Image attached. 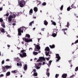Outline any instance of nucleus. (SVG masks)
<instances>
[{
	"label": "nucleus",
	"mask_w": 78,
	"mask_h": 78,
	"mask_svg": "<svg viewBox=\"0 0 78 78\" xmlns=\"http://www.w3.org/2000/svg\"><path fill=\"white\" fill-rule=\"evenodd\" d=\"M24 28L23 27H21L18 29V34L19 36H21L22 35V33H23Z\"/></svg>",
	"instance_id": "nucleus-1"
},
{
	"label": "nucleus",
	"mask_w": 78,
	"mask_h": 78,
	"mask_svg": "<svg viewBox=\"0 0 78 78\" xmlns=\"http://www.w3.org/2000/svg\"><path fill=\"white\" fill-rule=\"evenodd\" d=\"M25 5V1L24 0H21L20 1L19 5L21 7V8H23V6H24Z\"/></svg>",
	"instance_id": "nucleus-2"
},
{
	"label": "nucleus",
	"mask_w": 78,
	"mask_h": 78,
	"mask_svg": "<svg viewBox=\"0 0 78 78\" xmlns=\"http://www.w3.org/2000/svg\"><path fill=\"white\" fill-rule=\"evenodd\" d=\"M45 50L46 51L45 52V54L46 56H48V54L50 53V48L48 47H46L45 49Z\"/></svg>",
	"instance_id": "nucleus-3"
},
{
	"label": "nucleus",
	"mask_w": 78,
	"mask_h": 78,
	"mask_svg": "<svg viewBox=\"0 0 78 78\" xmlns=\"http://www.w3.org/2000/svg\"><path fill=\"white\" fill-rule=\"evenodd\" d=\"M42 61H45V59L44 57H40L37 60V62H39V61H41V62H42Z\"/></svg>",
	"instance_id": "nucleus-4"
},
{
	"label": "nucleus",
	"mask_w": 78,
	"mask_h": 78,
	"mask_svg": "<svg viewBox=\"0 0 78 78\" xmlns=\"http://www.w3.org/2000/svg\"><path fill=\"white\" fill-rule=\"evenodd\" d=\"M56 58H57L58 59L56 60V62H58L60 59H61V57L59 56V55L58 54H56Z\"/></svg>",
	"instance_id": "nucleus-5"
},
{
	"label": "nucleus",
	"mask_w": 78,
	"mask_h": 78,
	"mask_svg": "<svg viewBox=\"0 0 78 78\" xmlns=\"http://www.w3.org/2000/svg\"><path fill=\"white\" fill-rule=\"evenodd\" d=\"M41 49V47L38 44H37L36 45V47H35L34 48V50L35 51H38V50H39Z\"/></svg>",
	"instance_id": "nucleus-6"
},
{
	"label": "nucleus",
	"mask_w": 78,
	"mask_h": 78,
	"mask_svg": "<svg viewBox=\"0 0 78 78\" xmlns=\"http://www.w3.org/2000/svg\"><path fill=\"white\" fill-rule=\"evenodd\" d=\"M20 56L21 58H23V57H26L27 56V53L25 52H23V53L22 54H20Z\"/></svg>",
	"instance_id": "nucleus-7"
},
{
	"label": "nucleus",
	"mask_w": 78,
	"mask_h": 78,
	"mask_svg": "<svg viewBox=\"0 0 78 78\" xmlns=\"http://www.w3.org/2000/svg\"><path fill=\"white\" fill-rule=\"evenodd\" d=\"M25 41L27 43L28 42H32L33 41L32 40V39H30L29 38H25Z\"/></svg>",
	"instance_id": "nucleus-8"
},
{
	"label": "nucleus",
	"mask_w": 78,
	"mask_h": 78,
	"mask_svg": "<svg viewBox=\"0 0 78 78\" xmlns=\"http://www.w3.org/2000/svg\"><path fill=\"white\" fill-rule=\"evenodd\" d=\"M13 18V16L12 15H10L8 17V21L10 22L9 23H11V20H12V19Z\"/></svg>",
	"instance_id": "nucleus-9"
},
{
	"label": "nucleus",
	"mask_w": 78,
	"mask_h": 78,
	"mask_svg": "<svg viewBox=\"0 0 78 78\" xmlns=\"http://www.w3.org/2000/svg\"><path fill=\"white\" fill-rule=\"evenodd\" d=\"M5 68L7 69V70H8V69H11V66H9L8 65H6V66H4Z\"/></svg>",
	"instance_id": "nucleus-10"
},
{
	"label": "nucleus",
	"mask_w": 78,
	"mask_h": 78,
	"mask_svg": "<svg viewBox=\"0 0 78 78\" xmlns=\"http://www.w3.org/2000/svg\"><path fill=\"white\" fill-rule=\"evenodd\" d=\"M19 12L16 13L15 14H13L14 18H15L16 16H18L19 15Z\"/></svg>",
	"instance_id": "nucleus-11"
},
{
	"label": "nucleus",
	"mask_w": 78,
	"mask_h": 78,
	"mask_svg": "<svg viewBox=\"0 0 78 78\" xmlns=\"http://www.w3.org/2000/svg\"><path fill=\"white\" fill-rule=\"evenodd\" d=\"M67 76V74H63L62 75V77L63 78H66Z\"/></svg>",
	"instance_id": "nucleus-12"
},
{
	"label": "nucleus",
	"mask_w": 78,
	"mask_h": 78,
	"mask_svg": "<svg viewBox=\"0 0 78 78\" xmlns=\"http://www.w3.org/2000/svg\"><path fill=\"white\" fill-rule=\"evenodd\" d=\"M68 29L67 28L65 29H62V31H63V32H64V34H66V32L65 31H67Z\"/></svg>",
	"instance_id": "nucleus-13"
},
{
	"label": "nucleus",
	"mask_w": 78,
	"mask_h": 78,
	"mask_svg": "<svg viewBox=\"0 0 78 78\" xmlns=\"http://www.w3.org/2000/svg\"><path fill=\"white\" fill-rule=\"evenodd\" d=\"M34 11H35V12H36L38 11L37 7H34Z\"/></svg>",
	"instance_id": "nucleus-14"
},
{
	"label": "nucleus",
	"mask_w": 78,
	"mask_h": 78,
	"mask_svg": "<svg viewBox=\"0 0 78 78\" xmlns=\"http://www.w3.org/2000/svg\"><path fill=\"white\" fill-rule=\"evenodd\" d=\"M57 33H58V32H56V34L55 33H53L51 35V36H52L53 37H56L57 35Z\"/></svg>",
	"instance_id": "nucleus-15"
},
{
	"label": "nucleus",
	"mask_w": 78,
	"mask_h": 78,
	"mask_svg": "<svg viewBox=\"0 0 78 78\" xmlns=\"http://www.w3.org/2000/svg\"><path fill=\"white\" fill-rule=\"evenodd\" d=\"M49 47L51 48H55V44H53L52 45H50Z\"/></svg>",
	"instance_id": "nucleus-16"
},
{
	"label": "nucleus",
	"mask_w": 78,
	"mask_h": 78,
	"mask_svg": "<svg viewBox=\"0 0 78 78\" xmlns=\"http://www.w3.org/2000/svg\"><path fill=\"white\" fill-rule=\"evenodd\" d=\"M44 24L45 25H48V23L47 21V20H45L44 21Z\"/></svg>",
	"instance_id": "nucleus-17"
},
{
	"label": "nucleus",
	"mask_w": 78,
	"mask_h": 78,
	"mask_svg": "<svg viewBox=\"0 0 78 78\" xmlns=\"http://www.w3.org/2000/svg\"><path fill=\"white\" fill-rule=\"evenodd\" d=\"M24 69V70H27V64L25 65Z\"/></svg>",
	"instance_id": "nucleus-18"
},
{
	"label": "nucleus",
	"mask_w": 78,
	"mask_h": 78,
	"mask_svg": "<svg viewBox=\"0 0 78 78\" xmlns=\"http://www.w3.org/2000/svg\"><path fill=\"white\" fill-rule=\"evenodd\" d=\"M2 69L3 70V71L4 72H5L6 71L7 69H6V68H5L4 66H2Z\"/></svg>",
	"instance_id": "nucleus-19"
},
{
	"label": "nucleus",
	"mask_w": 78,
	"mask_h": 78,
	"mask_svg": "<svg viewBox=\"0 0 78 78\" xmlns=\"http://www.w3.org/2000/svg\"><path fill=\"white\" fill-rule=\"evenodd\" d=\"M11 74V73L10 72H8L7 73H6V76H9Z\"/></svg>",
	"instance_id": "nucleus-20"
},
{
	"label": "nucleus",
	"mask_w": 78,
	"mask_h": 78,
	"mask_svg": "<svg viewBox=\"0 0 78 78\" xmlns=\"http://www.w3.org/2000/svg\"><path fill=\"white\" fill-rule=\"evenodd\" d=\"M51 22H52L53 25H56V23L55 22L53 21V20H51Z\"/></svg>",
	"instance_id": "nucleus-21"
},
{
	"label": "nucleus",
	"mask_w": 78,
	"mask_h": 78,
	"mask_svg": "<svg viewBox=\"0 0 78 78\" xmlns=\"http://www.w3.org/2000/svg\"><path fill=\"white\" fill-rule=\"evenodd\" d=\"M29 12V14L30 15H31V14H32V13H33V9H31L30 10Z\"/></svg>",
	"instance_id": "nucleus-22"
},
{
	"label": "nucleus",
	"mask_w": 78,
	"mask_h": 78,
	"mask_svg": "<svg viewBox=\"0 0 78 78\" xmlns=\"http://www.w3.org/2000/svg\"><path fill=\"white\" fill-rule=\"evenodd\" d=\"M33 55H34V56H35L36 55H37L38 54V52H37L34 51L33 52Z\"/></svg>",
	"instance_id": "nucleus-23"
},
{
	"label": "nucleus",
	"mask_w": 78,
	"mask_h": 78,
	"mask_svg": "<svg viewBox=\"0 0 78 78\" xmlns=\"http://www.w3.org/2000/svg\"><path fill=\"white\" fill-rule=\"evenodd\" d=\"M33 23H34V21H33L31 22H30L29 23V26H32V24Z\"/></svg>",
	"instance_id": "nucleus-24"
},
{
	"label": "nucleus",
	"mask_w": 78,
	"mask_h": 78,
	"mask_svg": "<svg viewBox=\"0 0 78 78\" xmlns=\"http://www.w3.org/2000/svg\"><path fill=\"white\" fill-rule=\"evenodd\" d=\"M25 37H28V38H30V35H29V34H26V35Z\"/></svg>",
	"instance_id": "nucleus-25"
},
{
	"label": "nucleus",
	"mask_w": 78,
	"mask_h": 78,
	"mask_svg": "<svg viewBox=\"0 0 78 78\" xmlns=\"http://www.w3.org/2000/svg\"><path fill=\"white\" fill-rule=\"evenodd\" d=\"M1 31V33H5V29L3 28L2 29Z\"/></svg>",
	"instance_id": "nucleus-26"
},
{
	"label": "nucleus",
	"mask_w": 78,
	"mask_h": 78,
	"mask_svg": "<svg viewBox=\"0 0 78 78\" xmlns=\"http://www.w3.org/2000/svg\"><path fill=\"white\" fill-rule=\"evenodd\" d=\"M34 76H37V73H34Z\"/></svg>",
	"instance_id": "nucleus-27"
},
{
	"label": "nucleus",
	"mask_w": 78,
	"mask_h": 78,
	"mask_svg": "<svg viewBox=\"0 0 78 78\" xmlns=\"http://www.w3.org/2000/svg\"><path fill=\"white\" fill-rule=\"evenodd\" d=\"M16 70H15L14 71H11V73H14V74H15V73H16Z\"/></svg>",
	"instance_id": "nucleus-28"
},
{
	"label": "nucleus",
	"mask_w": 78,
	"mask_h": 78,
	"mask_svg": "<svg viewBox=\"0 0 78 78\" xmlns=\"http://www.w3.org/2000/svg\"><path fill=\"white\" fill-rule=\"evenodd\" d=\"M72 9V8L71 9V8H70V6H69L67 8V10L68 11H70V9Z\"/></svg>",
	"instance_id": "nucleus-29"
},
{
	"label": "nucleus",
	"mask_w": 78,
	"mask_h": 78,
	"mask_svg": "<svg viewBox=\"0 0 78 78\" xmlns=\"http://www.w3.org/2000/svg\"><path fill=\"white\" fill-rule=\"evenodd\" d=\"M37 66H42V63H39L37 64Z\"/></svg>",
	"instance_id": "nucleus-30"
},
{
	"label": "nucleus",
	"mask_w": 78,
	"mask_h": 78,
	"mask_svg": "<svg viewBox=\"0 0 78 78\" xmlns=\"http://www.w3.org/2000/svg\"><path fill=\"white\" fill-rule=\"evenodd\" d=\"M16 59L17 61V62H19L20 61V59L19 58V57H17L16 58Z\"/></svg>",
	"instance_id": "nucleus-31"
},
{
	"label": "nucleus",
	"mask_w": 78,
	"mask_h": 78,
	"mask_svg": "<svg viewBox=\"0 0 78 78\" xmlns=\"http://www.w3.org/2000/svg\"><path fill=\"white\" fill-rule=\"evenodd\" d=\"M70 26V24H69V22H67V25L66 26V27H69V26Z\"/></svg>",
	"instance_id": "nucleus-32"
},
{
	"label": "nucleus",
	"mask_w": 78,
	"mask_h": 78,
	"mask_svg": "<svg viewBox=\"0 0 78 78\" xmlns=\"http://www.w3.org/2000/svg\"><path fill=\"white\" fill-rule=\"evenodd\" d=\"M63 7H64V6L63 5H62L61 7L60 8V10H61V11H62V9H63Z\"/></svg>",
	"instance_id": "nucleus-33"
},
{
	"label": "nucleus",
	"mask_w": 78,
	"mask_h": 78,
	"mask_svg": "<svg viewBox=\"0 0 78 78\" xmlns=\"http://www.w3.org/2000/svg\"><path fill=\"white\" fill-rule=\"evenodd\" d=\"M58 76H59V74H56L55 76V78H58Z\"/></svg>",
	"instance_id": "nucleus-34"
},
{
	"label": "nucleus",
	"mask_w": 78,
	"mask_h": 78,
	"mask_svg": "<svg viewBox=\"0 0 78 78\" xmlns=\"http://www.w3.org/2000/svg\"><path fill=\"white\" fill-rule=\"evenodd\" d=\"M46 2H44L42 4V6H45V5H46Z\"/></svg>",
	"instance_id": "nucleus-35"
},
{
	"label": "nucleus",
	"mask_w": 78,
	"mask_h": 78,
	"mask_svg": "<svg viewBox=\"0 0 78 78\" xmlns=\"http://www.w3.org/2000/svg\"><path fill=\"white\" fill-rule=\"evenodd\" d=\"M3 19H2V18H0V22H3Z\"/></svg>",
	"instance_id": "nucleus-36"
},
{
	"label": "nucleus",
	"mask_w": 78,
	"mask_h": 78,
	"mask_svg": "<svg viewBox=\"0 0 78 78\" xmlns=\"http://www.w3.org/2000/svg\"><path fill=\"white\" fill-rule=\"evenodd\" d=\"M51 62H52V61L51 60H50V61H49V64H50L49 65H48V66H50L51 65Z\"/></svg>",
	"instance_id": "nucleus-37"
},
{
	"label": "nucleus",
	"mask_w": 78,
	"mask_h": 78,
	"mask_svg": "<svg viewBox=\"0 0 78 78\" xmlns=\"http://www.w3.org/2000/svg\"><path fill=\"white\" fill-rule=\"evenodd\" d=\"M46 75L48 76V77H49V76H50V73H46Z\"/></svg>",
	"instance_id": "nucleus-38"
},
{
	"label": "nucleus",
	"mask_w": 78,
	"mask_h": 78,
	"mask_svg": "<svg viewBox=\"0 0 78 78\" xmlns=\"http://www.w3.org/2000/svg\"><path fill=\"white\" fill-rule=\"evenodd\" d=\"M78 67H77L75 69V71H76V72H77V71H78Z\"/></svg>",
	"instance_id": "nucleus-39"
},
{
	"label": "nucleus",
	"mask_w": 78,
	"mask_h": 78,
	"mask_svg": "<svg viewBox=\"0 0 78 78\" xmlns=\"http://www.w3.org/2000/svg\"><path fill=\"white\" fill-rule=\"evenodd\" d=\"M71 7L72 8H74V9H76V7L75 6H72V5L71 6Z\"/></svg>",
	"instance_id": "nucleus-40"
},
{
	"label": "nucleus",
	"mask_w": 78,
	"mask_h": 78,
	"mask_svg": "<svg viewBox=\"0 0 78 78\" xmlns=\"http://www.w3.org/2000/svg\"><path fill=\"white\" fill-rule=\"evenodd\" d=\"M58 30L55 29H54V32H55V31H56V32H57V31H58Z\"/></svg>",
	"instance_id": "nucleus-41"
},
{
	"label": "nucleus",
	"mask_w": 78,
	"mask_h": 78,
	"mask_svg": "<svg viewBox=\"0 0 78 78\" xmlns=\"http://www.w3.org/2000/svg\"><path fill=\"white\" fill-rule=\"evenodd\" d=\"M4 63H5V60H3L2 61V64H4Z\"/></svg>",
	"instance_id": "nucleus-42"
},
{
	"label": "nucleus",
	"mask_w": 78,
	"mask_h": 78,
	"mask_svg": "<svg viewBox=\"0 0 78 78\" xmlns=\"http://www.w3.org/2000/svg\"><path fill=\"white\" fill-rule=\"evenodd\" d=\"M36 69H40V67L38 66H36Z\"/></svg>",
	"instance_id": "nucleus-43"
},
{
	"label": "nucleus",
	"mask_w": 78,
	"mask_h": 78,
	"mask_svg": "<svg viewBox=\"0 0 78 78\" xmlns=\"http://www.w3.org/2000/svg\"><path fill=\"white\" fill-rule=\"evenodd\" d=\"M78 43V40H77L76 41L74 42V44H77Z\"/></svg>",
	"instance_id": "nucleus-44"
},
{
	"label": "nucleus",
	"mask_w": 78,
	"mask_h": 78,
	"mask_svg": "<svg viewBox=\"0 0 78 78\" xmlns=\"http://www.w3.org/2000/svg\"><path fill=\"white\" fill-rule=\"evenodd\" d=\"M33 71L34 72V73H35V72H36V70L35 69H34Z\"/></svg>",
	"instance_id": "nucleus-45"
},
{
	"label": "nucleus",
	"mask_w": 78,
	"mask_h": 78,
	"mask_svg": "<svg viewBox=\"0 0 78 78\" xmlns=\"http://www.w3.org/2000/svg\"><path fill=\"white\" fill-rule=\"evenodd\" d=\"M1 26L3 28H5V24L1 25Z\"/></svg>",
	"instance_id": "nucleus-46"
},
{
	"label": "nucleus",
	"mask_w": 78,
	"mask_h": 78,
	"mask_svg": "<svg viewBox=\"0 0 78 78\" xmlns=\"http://www.w3.org/2000/svg\"><path fill=\"white\" fill-rule=\"evenodd\" d=\"M75 76V75H73L72 76H70V78H73V76Z\"/></svg>",
	"instance_id": "nucleus-47"
},
{
	"label": "nucleus",
	"mask_w": 78,
	"mask_h": 78,
	"mask_svg": "<svg viewBox=\"0 0 78 78\" xmlns=\"http://www.w3.org/2000/svg\"><path fill=\"white\" fill-rule=\"evenodd\" d=\"M4 76V75H3V74H1L0 75V77H2L3 76Z\"/></svg>",
	"instance_id": "nucleus-48"
},
{
	"label": "nucleus",
	"mask_w": 78,
	"mask_h": 78,
	"mask_svg": "<svg viewBox=\"0 0 78 78\" xmlns=\"http://www.w3.org/2000/svg\"><path fill=\"white\" fill-rule=\"evenodd\" d=\"M49 73V69H48L47 70V73Z\"/></svg>",
	"instance_id": "nucleus-49"
},
{
	"label": "nucleus",
	"mask_w": 78,
	"mask_h": 78,
	"mask_svg": "<svg viewBox=\"0 0 78 78\" xmlns=\"http://www.w3.org/2000/svg\"><path fill=\"white\" fill-rule=\"evenodd\" d=\"M5 25V23L4 22H2V23H1V25Z\"/></svg>",
	"instance_id": "nucleus-50"
},
{
	"label": "nucleus",
	"mask_w": 78,
	"mask_h": 78,
	"mask_svg": "<svg viewBox=\"0 0 78 78\" xmlns=\"http://www.w3.org/2000/svg\"><path fill=\"white\" fill-rule=\"evenodd\" d=\"M9 16V13H7L6 14V16H7V17H8Z\"/></svg>",
	"instance_id": "nucleus-51"
},
{
	"label": "nucleus",
	"mask_w": 78,
	"mask_h": 78,
	"mask_svg": "<svg viewBox=\"0 0 78 78\" xmlns=\"http://www.w3.org/2000/svg\"><path fill=\"white\" fill-rule=\"evenodd\" d=\"M10 61V60L9 59H7L6 60V61Z\"/></svg>",
	"instance_id": "nucleus-52"
},
{
	"label": "nucleus",
	"mask_w": 78,
	"mask_h": 78,
	"mask_svg": "<svg viewBox=\"0 0 78 78\" xmlns=\"http://www.w3.org/2000/svg\"><path fill=\"white\" fill-rule=\"evenodd\" d=\"M30 51H31V50H33V48H30L29 49Z\"/></svg>",
	"instance_id": "nucleus-53"
},
{
	"label": "nucleus",
	"mask_w": 78,
	"mask_h": 78,
	"mask_svg": "<svg viewBox=\"0 0 78 78\" xmlns=\"http://www.w3.org/2000/svg\"><path fill=\"white\" fill-rule=\"evenodd\" d=\"M44 30H45V28H42L41 29V31H44Z\"/></svg>",
	"instance_id": "nucleus-54"
},
{
	"label": "nucleus",
	"mask_w": 78,
	"mask_h": 78,
	"mask_svg": "<svg viewBox=\"0 0 78 78\" xmlns=\"http://www.w3.org/2000/svg\"><path fill=\"white\" fill-rule=\"evenodd\" d=\"M46 59H47V60H48V61L49 60V59H50V58H46Z\"/></svg>",
	"instance_id": "nucleus-55"
},
{
	"label": "nucleus",
	"mask_w": 78,
	"mask_h": 78,
	"mask_svg": "<svg viewBox=\"0 0 78 78\" xmlns=\"http://www.w3.org/2000/svg\"><path fill=\"white\" fill-rule=\"evenodd\" d=\"M16 25V23H13L12 24L13 26H15Z\"/></svg>",
	"instance_id": "nucleus-56"
},
{
	"label": "nucleus",
	"mask_w": 78,
	"mask_h": 78,
	"mask_svg": "<svg viewBox=\"0 0 78 78\" xmlns=\"http://www.w3.org/2000/svg\"><path fill=\"white\" fill-rule=\"evenodd\" d=\"M17 66H19L20 64L19 63H17Z\"/></svg>",
	"instance_id": "nucleus-57"
},
{
	"label": "nucleus",
	"mask_w": 78,
	"mask_h": 78,
	"mask_svg": "<svg viewBox=\"0 0 78 78\" xmlns=\"http://www.w3.org/2000/svg\"><path fill=\"white\" fill-rule=\"evenodd\" d=\"M70 67H72L73 65H72V63H70Z\"/></svg>",
	"instance_id": "nucleus-58"
},
{
	"label": "nucleus",
	"mask_w": 78,
	"mask_h": 78,
	"mask_svg": "<svg viewBox=\"0 0 78 78\" xmlns=\"http://www.w3.org/2000/svg\"><path fill=\"white\" fill-rule=\"evenodd\" d=\"M24 50H22L21 51V53H24Z\"/></svg>",
	"instance_id": "nucleus-59"
},
{
	"label": "nucleus",
	"mask_w": 78,
	"mask_h": 78,
	"mask_svg": "<svg viewBox=\"0 0 78 78\" xmlns=\"http://www.w3.org/2000/svg\"><path fill=\"white\" fill-rule=\"evenodd\" d=\"M45 62H44L42 64L43 65H44L45 64Z\"/></svg>",
	"instance_id": "nucleus-60"
},
{
	"label": "nucleus",
	"mask_w": 78,
	"mask_h": 78,
	"mask_svg": "<svg viewBox=\"0 0 78 78\" xmlns=\"http://www.w3.org/2000/svg\"><path fill=\"white\" fill-rule=\"evenodd\" d=\"M7 36L8 37H10V35L9 34H8V35H7Z\"/></svg>",
	"instance_id": "nucleus-61"
},
{
	"label": "nucleus",
	"mask_w": 78,
	"mask_h": 78,
	"mask_svg": "<svg viewBox=\"0 0 78 78\" xmlns=\"http://www.w3.org/2000/svg\"><path fill=\"white\" fill-rule=\"evenodd\" d=\"M20 66H22V63H21V62H20Z\"/></svg>",
	"instance_id": "nucleus-62"
},
{
	"label": "nucleus",
	"mask_w": 78,
	"mask_h": 78,
	"mask_svg": "<svg viewBox=\"0 0 78 78\" xmlns=\"http://www.w3.org/2000/svg\"><path fill=\"white\" fill-rule=\"evenodd\" d=\"M0 11H2V8H0Z\"/></svg>",
	"instance_id": "nucleus-63"
},
{
	"label": "nucleus",
	"mask_w": 78,
	"mask_h": 78,
	"mask_svg": "<svg viewBox=\"0 0 78 78\" xmlns=\"http://www.w3.org/2000/svg\"><path fill=\"white\" fill-rule=\"evenodd\" d=\"M40 39H40V38H38V42H39V40H40Z\"/></svg>",
	"instance_id": "nucleus-64"
}]
</instances>
